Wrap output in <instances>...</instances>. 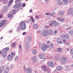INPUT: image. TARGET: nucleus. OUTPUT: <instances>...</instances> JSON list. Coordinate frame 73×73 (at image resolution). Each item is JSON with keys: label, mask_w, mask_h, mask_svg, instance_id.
Masks as SVG:
<instances>
[{"label": "nucleus", "mask_w": 73, "mask_h": 73, "mask_svg": "<svg viewBox=\"0 0 73 73\" xmlns=\"http://www.w3.org/2000/svg\"><path fill=\"white\" fill-rule=\"evenodd\" d=\"M59 24L60 23L56 21V20H52L50 22L49 26L50 27H56L58 26Z\"/></svg>", "instance_id": "nucleus-1"}, {"label": "nucleus", "mask_w": 73, "mask_h": 73, "mask_svg": "<svg viewBox=\"0 0 73 73\" xmlns=\"http://www.w3.org/2000/svg\"><path fill=\"white\" fill-rule=\"evenodd\" d=\"M67 57L63 56L61 58L60 61L62 64L65 65L67 62Z\"/></svg>", "instance_id": "nucleus-2"}, {"label": "nucleus", "mask_w": 73, "mask_h": 73, "mask_svg": "<svg viewBox=\"0 0 73 73\" xmlns=\"http://www.w3.org/2000/svg\"><path fill=\"white\" fill-rule=\"evenodd\" d=\"M24 72L26 73H32V70L30 67H28L27 68L25 67H24L23 68Z\"/></svg>", "instance_id": "nucleus-3"}, {"label": "nucleus", "mask_w": 73, "mask_h": 73, "mask_svg": "<svg viewBox=\"0 0 73 73\" xmlns=\"http://www.w3.org/2000/svg\"><path fill=\"white\" fill-rule=\"evenodd\" d=\"M20 28L21 30H24V29L26 28L25 23H24V22L23 21H21L20 23Z\"/></svg>", "instance_id": "nucleus-4"}, {"label": "nucleus", "mask_w": 73, "mask_h": 73, "mask_svg": "<svg viewBox=\"0 0 73 73\" xmlns=\"http://www.w3.org/2000/svg\"><path fill=\"white\" fill-rule=\"evenodd\" d=\"M48 46L46 44H41V49L43 51H46L47 48H48Z\"/></svg>", "instance_id": "nucleus-5"}, {"label": "nucleus", "mask_w": 73, "mask_h": 73, "mask_svg": "<svg viewBox=\"0 0 73 73\" xmlns=\"http://www.w3.org/2000/svg\"><path fill=\"white\" fill-rule=\"evenodd\" d=\"M42 35L44 36H48V30H44L42 31Z\"/></svg>", "instance_id": "nucleus-6"}, {"label": "nucleus", "mask_w": 73, "mask_h": 73, "mask_svg": "<svg viewBox=\"0 0 73 73\" xmlns=\"http://www.w3.org/2000/svg\"><path fill=\"white\" fill-rule=\"evenodd\" d=\"M58 70L62 71V67L61 66H58L54 71V72L56 73V72H57Z\"/></svg>", "instance_id": "nucleus-7"}, {"label": "nucleus", "mask_w": 73, "mask_h": 73, "mask_svg": "<svg viewBox=\"0 0 73 73\" xmlns=\"http://www.w3.org/2000/svg\"><path fill=\"white\" fill-rule=\"evenodd\" d=\"M61 38H62L63 39L67 40L69 38V36L68 34H65L63 36H60Z\"/></svg>", "instance_id": "nucleus-8"}, {"label": "nucleus", "mask_w": 73, "mask_h": 73, "mask_svg": "<svg viewBox=\"0 0 73 73\" xmlns=\"http://www.w3.org/2000/svg\"><path fill=\"white\" fill-rule=\"evenodd\" d=\"M73 7L70 8L68 10V15H73Z\"/></svg>", "instance_id": "nucleus-9"}, {"label": "nucleus", "mask_w": 73, "mask_h": 73, "mask_svg": "<svg viewBox=\"0 0 73 73\" xmlns=\"http://www.w3.org/2000/svg\"><path fill=\"white\" fill-rule=\"evenodd\" d=\"M41 68L42 70L44 72H48V70L47 69L46 66L45 65H43L41 66Z\"/></svg>", "instance_id": "nucleus-10"}, {"label": "nucleus", "mask_w": 73, "mask_h": 73, "mask_svg": "<svg viewBox=\"0 0 73 73\" xmlns=\"http://www.w3.org/2000/svg\"><path fill=\"white\" fill-rule=\"evenodd\" d=\"M53 62L51 61L47 63V65L49 67H53Z\"/></svg>", "instance_id": "nucleus-11"}, {"label": "nucleus", "mask_w": 73, "mask_h": 73, "mask_svg": "<svg viewBox=\"0 0 73 73\" xmlns=\"http://www.w3.org/2000/svg\"><path fill=\"white\" fill-rule=\"evenodd\" d=\"M30 48V45L28 42H27L25 44V49L26 50H28Z\"/></svg>", "instance_id": "nucleus-12"}, {"label": "nucleus", "mask_w": 73, "mask_h": 73, "mask_svg": "<svg viewBox=\"0 0 73 73\" xmlns=\"http://www.w3.org/2000/svg\"><path fill=\"white\" fill-rule=\"evenodd\" d=\"M21 3H18L17 4L14 5V8L15 9L19 8H20V7H21Z\"/></svg>", "instance_id": "nucleus-13"}, {"label": "nucleus", "mask_w": 73, "mask_h": 73, "mask_svg": "<svg viewBox=\"0 0 73 73\" xmlns=\"http://www.w3.org/2000/svg\"><path fill=\"white\" fill-rule=\"evenodd\" d=\"M57 42L58 44H63L62 41L61 39L60 38H58L57 39Z\"/></svg>", "instance_id": "nucleus-14"}, {"label": "nucleus", "mask_w": 73, "mask_h": 73, "mask_svg": "<svg viewBox=\"0 0 73 73\" xmlns=\"http://www.w3.org/2000/svg\"><path fill=\"white\" fill-rule=\"evenodd\" d=\"M12 58H13V56H12L11 54H9L7 57L8 60V61H12Z\"/></svg>", "instance_id": "nucleus-15"}, {"label": "nucleus", "mask_w": 73, "mask_h": 73, "mask_svg": "<svg viewBox=\"0 0 73 73\" xmlns=\"http://www.w3.org/2000/svg\"><path fill=\"white\" fill-rule=\"evenodd\" d=\"M6 20H4L1 21H0V27H1L2 25H3L5 23Z\"/></svg>", "instance_id": "nucleus-16"}, {"label": "nucleus", "mask_w": 73, "mask_h": 73, "mask_svg": "<svg viewBox=\"0 0 73 73\" xmlns=\"http://www.w3.org/2000/svg\"><path fill=\"white\" fill-rule=\"evenodd\" d=\"M53 33V30L51 29H49L48 30V35H52Z\"/></svg>", "instance_id": "nucleus-17"}, {"label": "nucleus", "mask_w": 73, "mask_h": 73, "mask_svg": "<svg viewBox=\"0 0 73 73\" xmlns=\"http://www.w3.org/2000/svg\"><path fill=\"white\" fill-rule=\"evenodd\" d=\"M9 71V68L8 66H7L4 72L3 73H8Z\"/></svg>", "instance_id": "nucleus-18"}, {"label": "nucleus", "mask_w": 73, "mask_h": 73, "mask_svg": "<svg viewBox=\"0 0 73 73\" xmlns=\"http://www.w3.org/2000/svg\"><path fill=\"white\" fill-rule=\"evenodd\" d=\"M9 71V68L8 66H7L4 72L3 73H8Z\"/></svg>", "instance_id": "nucleus-19"}, {"label": "nucleus", "mask_w": 73, "mask_h": 73, "mask_svg": "<svg viewBox=\"0 0 73 73\" xmlns=\"http://www.w3.org/2000/svg\"><path fill=\"white\" fill-rule=\"evenodd\" d=\"M3 11L5 12H6L8 11V7L7 6H4L3 9Z\"/></svg>", "instance_id": "nucleus-20"}, {"label": "nucleus", "mask_w": 73, "mask_h": 73, "mask_svg": "<svg viewBox=\"0 0 73 73\" xmlns=\"http://www.w3.org/2000/svg\"><path fill=\"white\" fill-rule=\"evenodd\" d=\"M38 57L39 58H40L41 59H44L45 58L44 55L43 54H39L38 55Z\"/></svg>", "instance_id": "nucleus-21"}, {"label": "nucleus", "mask_w": 73, "mask_h": 73, "mask_svg": "<svg viewBox=\"0 0 73 73\" xmlns=\"http://www.w3.org/2000/svg\"><path fill=\"white\" fill-rule=\"evenodd\" d=\"M32 60L33 62H36L37 61V58L36 56H33L32 58Z\"/></svg>", "instance_id": "nucleus-22"}, {"label": "nucleus", "mask_w": 73, "mask_h": 73, "mask_svg": "<svg viewBox=\"0 0 73 73\" xmlns=\"http://www.w3.org/2000/svg\"><path fill=\"white\" fill-rule=\"evenodd\" d=\"M56 3L57 4H58V5H62V4H63V2L60 1V0L58 1Z\"/></svg>", "instance_id": "nucleus-23"}, {"label": "nucleus", "mask_w": 73, "mask_h": 73, "mask_svg": "<svg viewBox=\"0 0 73 73\" xmlns=\"http://www.w3.org/2000/svg\"><path fill=\"white\" fill-rule=\"evenodd\" d=\"M13 1V0H10L9 2L7 7H10L12 5V4Z\"/></svg>", "instance_id": "nucleus-24"}, {"label": "nucleus", "mask_w": 73, "mask_h": 73, "mask_svg": "<svg viewBox=\"0 0 73 73\" xmlns=\"http://www.w3.org/2000/svg\"><path fill=\"white\" fill-rule=\"evenodd\" d=\"M33 27L34 28L37 29L38 28V24H35L33 25Z\"/></svg>", "instance_id": "nucleus-25"}, {"label": "nucleus", "mask_w": 73, "mask_h": 73, "mask_svg": "<svg viewBox=\"0 0 73 73\" xmlns=\"http://www.w3.org/2000/svg\"><path fill=\"white\" fill-rule=\"evenodd\" d=\"M53 44L52 43L51 44L48 46V48L49 49H52L53 48Z\"/></svg>", "instance_id": "nucleus-26"}, {"label": "nucleus", "mask_w": 73, "mask_h": 73, "mask_svg": "<svg viewBox=\"0 0 73 73\" xmlns=\"http://www.w3.org/2000/svg\"><path fill=\"white\" fill-rule=\"evenodd\" d=\"M63 1L65 5H67V4H68V2H69L68 0H63Z\"/></svg>", "instance_id": "nucleus-27"}, {"label": "nucleus", "mask_w": 73, "mask_h": 73, "mask_svg": "<svg viewBox=\"0 0 73 73\" xmlns=\"http://www.w3.org/2000/svg\"><path fill=\"white\" fill-rule=\"evenodd\" d=\"M62 49L61 48H58L57 49V51L58 52H60V53H61V52H62Z\"/></svg>", "instance_id": "nucleus-28"}, {"label": "nucleus", "mask_w": 73, "mask_h": 73, "mask_svg": "<svg viewBox=\"0 0 73 73\" xmlns=\"http://www.w3.org/2000/svg\"><path fill=\"white\" fill-rule=\"evenodd\" d=\"M36 53L37 51H36V50L34 49L33 50L32 53L34 55H36L37 54H36Z\"/></svg>", "instance_id": "nucleus-29"}, {"label": "nucleus", "mask_w": 73, "mask_h": 73, "mask_svg": "<svg viewBox=\"0 0 73 73\" xmlns=\"http://www.w3.org/2000/svg\"><path fill=\"white\" fill-rule=\"evenodd\" d=\"M9 47H7L5 48L3 50V52H6V53H7V52L9 50Z\"/></svg>", "instance_id": "nucleus-30"}, {"label": "nucleus", "mask_w": 73, "mask_h": 73, "mask_svg": "<svg viewBox=\"0 0 73 73\" xmlns=\"http://www.w3.org/2000/svg\"><path fill=\"white\" fill-rule=\"evenodd\" d=\"M54 59L56 61H58L60 60V58L59 57L56 56H55L54 58Z\"/></svg>", "instance_id": "nucleus-31"}, {"label": "nucleus", "mask_w": 73, "mask_h": 73, "mask_svg": "<svg viewBox=\"0 0 73 73\" xmlns=\"http://www.w3.org/2000/svg\"><path fill=\"white\" fill-rule=\"evenodd\" d=\"M57 20H58L60 21H62V22L64 21V19H63L62 18H61V17L58 18H57Z\"/></svg>", "instance_id": "nucleus-32"}, {"label": "nucleus", "mask_w": 73, "mask_h": 73, "mask_svg": "<svg viewBox=\"0 0 73 73\" xmlns=\"http://www.w3.org/2000/svg\"><path fill=\"white\" fill-rule=\"evenodd\" d=\"M61 38L62 40V42L63 43H64V44H66V40L65 39H63L62 38Z\"/></svg>", "instance_id": "nucleus-33"}, {"label": "nucleus", "mask_w": 73, "mask_h": 73, "mask_svg": "<svg viewBox=\"0 0 73 73\" xmlns=\"http://www.w3.org/2000/svg\"><path fill=\"white\" fill-rule=\"evenodd\" d=\"M7 57V52H3V58H5Z\"/></svg>", "instance_id": "nucleus-34"}, {"label": "nucleus", "mask_w": 73, "mask_h": 73, "mask_svg": "<svg viewBox=\"0 0 73 73\" xmlns=\"http://www.w3.org/2000/svg\"><path fill=\"white\" fill-rule=\"evenodd\" d=\"M27 39L29 41H32V37L29 36L27 37Z\"/></svg>", "instance_id": "nucleus-35"}, {"label": "nucleus", "mask_w": 73, "mask_h": 73, "mask_svg": "<svg viewBox=\"0 0 73 73\" xmlns=\"http://www.w3.org/2000/svg\"><path fill=\"white\" fill-rule=\"evenodd\" d=\"M11 55L13 56V57H14V56H15V55H16V54H15V52H11Z\"/></svg>", "instance_id": "nucleus-36"}, {"label": "nucleus", "mask_w": 73, "mask_h": 73, "mask_svg": "<svg viewBox=\"0 0 73 73\" xmlns=\"http://www.w3.org/2000/svg\"><path fill=\"white\" fill-rule=\"evenodd\" d=\"M69 35L70 36H71L72 35H73V32L72 30H71L69 31Z\"/></svg>", "instance_id": "nucleus-37"}, {"label": "nucleus", "mask_w": 73, "mask_h": 73, "mask_svg": "<svg viewBox=\"0 0 73 73\" xmlns=\"http://www.w3.org/2000/svg\"><path fill=\"white\" fill-rule=\"evenodd\" d=\"M30 19H31V20L32 22H33V23H35V20L33 19V17H30Z\"/></svg>", "instance_id": "nucleus-38"}, {"label": "nucleus", "mask_w": 73, "mask_h": 73, "mask_svg": "<svg viewBox=\"0 0 73 73\" xmlns=\"http://www.w3.org/2000/svg\"><path fill=\"white\" fill-rule=\"evenodd\" d=\"M57 34V30H55L54 32V35H56Z\"/></svg>", "instance_id": "nucleus-39"}, {"label": "nucleus", "mask_w": 73, "mask_h": 73, "mask_svg": "<svg viewBox=\"0 0 73 73\" xmlns=\"http://www.w3.org/2000/svg\"><path fill=\"white\" fill-rule=\"evenodd\" d=\"M64 13L63 11H60L59 13V15H64Z\"/></svg>", "instance_id": "nucleus-40"}, {"label": "nucleus", "mask_w": 73, "mask_h": 73, "mask_svg": "<svg viewBox=\"0 0 73 73\" xmlns=\"http://www.w3.org/2000/svg\"><path fill=\"white\" fill-rule=\"evenodd\" d=\"M12 16H13V13L11 14H9L8 15V17H9L10 18H11Z\"/></svg>", "instance_id": "nucleus-41"}, {"label": "nucleus", "mask_w": 73, "mask_h": 73, "mask_svg": "<svg viewBox=\"0 0 73 73\" xmlns=\"http://www.w3.org/2000/svg\"><path fill=\"white\" fill-rule=\"evenodd\" d=\"M11 46L12 47H15L16 46V44L14 43H13L11 44Z\"/></svg>", "instance_id": "nucleus-42"}, {"label": "nucleus", "mask_w": 73, "mask_h": 73, "mask_svg": "<svg viewBox=\"0 0 73 73\" xmlns=\"http://www.w3.org/2000/svg\"><path fill=\"white\" fill-rule=\"evenodd\" d=\"M19 56H16L15 58V60L16 61V60H17L18 59H19Z\"/></svg>", "instance_id": "nucleus-43"}, {"label": "nucleus", "mask_w": 73, "mask_h": 73, "mask_svg": "<svg viewBox=\"0 0 73 73\" xmlns=\"http://www.w3.org/2000/svg\"><path fill=\"white\" fill-rule=\"evenodd\" d=\"M13 13V14H15V13H16V11L15 10H13V13Z\"/></svg>", "instance_id": "nucleus-44"}, {"label": "nucleus", "mask_w": 73, "mask_h": 73, "mask_svg": "<svg viewBox=\"0 0 73 73\" xmlns=\"http://www.w3.org/2000/svg\"><path fill=\"white\" fill-rule=\"evenodd\" d=\"M70 53L72 54H73V48L71 49L70 50Z\"/></svg>", "instance_id": "nucleus-45"}, {"label": "nucleus", "mask_w": 73, "mask_h": 73, "mask_svg": "<svg viewBox=\"0 0 73 73\" xmlns=\"http://www.w3.org/2000/svg\"><path fill=\"white\" fill-rule=\"evenodd\" d=\"M72 28V27H69L68 28L66 29L67 31H68V30H69L70 29H71Z\"/></svg>", "instance_id": "nucleus-46"}, {"label": "nucleus", "mask_w": 73, "mask_h": 73, "mask_svg": "<svg viewBox=\"0 0 73 73\" xmlns=\"http://www.w3.org/2000/svg\"><path fill=\"white\" fill-rule=\"evenodd\" d=\"M19 2H20V0H16L15 1V3L16 4V3H18Z\"/></svg>", "instance_id": "nucleus-47"}, {"label": "nucleus", "mask_w": 73, "mask_h": 73, "mask_svg": "<svg viewBox=\"0 0 73 73\" xmlns=\"http://www.w3.org/2000/svg\"><path fill=\"white\" fill-rule=\"evenodd\" d=\"M50 13H46L45 14V15L48 16H50Z\"/></svg>", "instance_id": "nucleus-48"}, {"label": "nucleus", "mask_w": 73, "mask_h": 73, "mask_svg": "<svg viewBox=\"0 0 73 73\" xmlns=\"http://www.w3.org/2000/svg\"><path fill=\"white\" fill-rule=\"evenodd\" d=\"M65 68H66V70H68V68H69V66H65Z\"/></svg>", "instance_id": "nucleus-49"}, {"label": "nucleus", "mask_w": 73, "mask_h": 73, "mask_svg": "<svg viewBox=\"0 0 73 73\" xmlns=\"http://www.w3.org/2000/svg\"><path fill=\"white\" fill-rule=\"evenodd\" d=\"M22 48V45H20L19 46V49H21Z\"/></svg>", "instance_id": "nucleus-50"}, {"label": "nucleus", "mask_w": 73, "mask_h": 73, "mask_svg": "<svg viewBox=\"0 0 73 73\" xmlns=\"http://www.w3.org/2000/svg\"><path fill=\"white\" fill-rule=\"evenodd\" d=\"M3 72V70L2 68H0V73H1Z\"/></svg>", "instance_id": "nucleus-51"}, {"label": "nucleus", "mask_w": 73, "mask_h": 73, "mask_svg": "<svg viewBox=\"0 0 73 73\" xmlns=\"http://www.w3.org/2000/svg\"><path fill=\"white\" fill-rule=\"evenodd\" d=\"M22 7H24L25 6V3H23L22 5Z\"/></svg>", "instance_id": "nucleus-52"}, {"label": "nucleus", "mask_w": 73, "mask_h": 73, "mask_svg": "<svg viewBox=\"0 0 73 73\" xmlns=\"http://www.w3.org/2000/svg\"><path fill=\"white\" fill-rule=\"evenodd\" d=\"M35 18L36 19H39V18H38V17L37 15L35 16Z\"/></svg>", "instance_id": "nucleus-53"}, {"label": "nucleus", "mask_w": 73, "mask_h": 73, "mask_svg": "<svg viewBox=\"0 0 73 73\" xmlns=\"http://www.w3.org/2000/svg\"><path fill=\"white\" fill-rule=\"evenodd\" d=\"M23 35H27V33L26 32H24L23 33Z\"/></svg>", "instance_id": "nucleus-54"}, {"label": "nucleus", "mask_w": 73, "mask_h": 73, "mask_svg": "<svg viewBox=\"0 0 73 73\" xmlns=\"http://www.w3.org/2000/svg\"><path fill=\"white\" fill-rule=\"evenodd\" d=\"M50 42V41L49 40H48L47 41V44H49V43Z\"/></svg>", "instance_id": "nucleus-55"}, {"label": "nucleus", "mask_w": 73, "mask_h": 73, "mask_svg": "<svg viewBox=\"0 0 73 73\" xmlns=\"http://www.w3.org/2000/svg\"><path fill=\"white\" fill-rule=\"evenodd\" d=\"M45 1L46 3H48L49 1V0H45Z\"/></svg>", "instance_id": "nucleus-56"}, {"label": "nucleus", "mask_w": 73, "mask_h": 73, "mask_svg": "<svg viewBox=\"0 0 73 73\" xmlns=\"http://www.w3.org/2000/svg\"><path fill=\"white\" fill-rule=\"evenodd\" d=\"M44 28H46V29L48 28V26H45L44 27Z\"/></svg>", "instance_id": "nucleus-57"}, {"label": "nucleus", "mask_w": 73, "mask_h": 73, "mask_svg": "<svg viewBox=\"0 0 73 73\" xmlns=\"http://www.w3.org/2000/svg\"><path fill=\"white\" fill-rule=\"evenodd\" d=\"M53 13H50V16H53Z\"/></svg>", "instance_id": "nucleus-58"}, {"label": "nucleus", "mask_w": 73, "mask_h": 73, "mask_svg": "<svg viewBox=\"0 0 73 73\" xmlns=\"http://www.w3.org/2000/svg\"><path fill=\"white\" fill-rule=\"evenodd\" d=\"M29 12L30 13H32V9L30 10Z\"/></svg>", "instance_id": "nucleus-59"}, {"label": "nucleus", "mask_w": 73, "mask_h": 73, "mask_svg": "<svg viewBox=\"0 0 73 73\" xmlns=\"http://www.w3.org/2000/svg\"><path fill=\"white\" fill-rule=\"evenodd\" d=\"M2 16H3V15H0V19H1V18L2 17Z\"/></svg>", "instance_id": "nucleus-60"}, {"label": "nucleus", "mask_w": 73, "mask_h": 73, "mask_svg": "<svg viewBox=\"0 0 73 73\" xmlns=\"http://www.w3.org/2000/svg\"><path fill=\"white\" fill-rule=\"evenodd\" d=\"M38 32L39 33H41V31H38Z\"/></svg>", "instance_id": "nucleus-61"}, {"label": "nucleus", "mask_w": 73, "mask_h": 73, "mask_svg": "<svg viewBox=\"0 0 73 73\" xmlns=\"http://www.w3.org/2000/svg\"><path fill=\"white\" fill-rule=\"evenodd\" d=\"M48 72V73H50V71H48L47 72Z\"/></svg>", "instance_id": "nucleus-62"}, {"label": "nucleus", "mask_w": 73, "mask_h": 73, "mask_svg": "<svg viewBox=\"0 0 73 73\" xmlns=\"http://www.w3.org/2000/svg\"><path fill=\"white\" fill-rule=\"evenodd\" d=\"M11 32H12V31L11 30L9 31V33H11Z\"/></svg>", "instance_id": "nucleus-63"}, {"label": "nucleus", "mask_w": 73, "mask_h": 73, "mask_svg": "<svg viewBox=\"0 0 73 73\" xmlns=\"http://www.w3.org/2000/svg\"><path fill=\"white\" fill-rule=\"evenodd\" d=\"M71 67H72V68L73 67V64H72L71 66Z\"/></svg>", "instance_id": "nucleus-64"}]
</instances>
